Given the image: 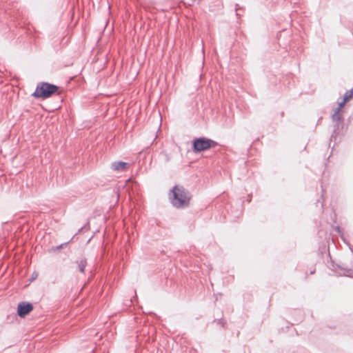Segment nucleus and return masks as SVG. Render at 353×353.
I'll return each mask as SVG.
<instances>
[{
	"mask_svg": "<svg viewBox=\"0 0 353 353\" xmlns=\"http://www.w3.org/2000/svg\"><path fill=\"white\" fill-rule=\"evenodd\" d=\"M192 194L182 185H174L169 193L171 204L176 208H185L190 205Z\"/></svg>",
	"mask_w": 353,
	"mask_h": 353,
	"instance_id": "f257e3e1",
	"label": "nucleus"
},
{
	"mask_svg": "<svg viewBox=\"0 0 353 353\" xmlns=\"http://www.w3.org/2000/svg\"><path fill=\"white\" fill-rule=\"evenodd\" d=\"M62 91L54 84L46 81L39 82L32 96L36 99H46L54 94L61 95Z\"/></svg>",
	"mask_w": 353,
	"mask_h": 353,
	"instance_id": "f03ea898",
	"label": "nucleus"
},
{
	"mask_svg": "<svg viewBox=\"0 0 353 353\" xmlns=\"http://www.w3.org/2000/svg\"><path fill=\"white\" fill-rule=\"evenodd\" d=\"M218 145L215 141L204 137L195 138L192 141V149L194 152L198 153L207 150Z\"/></svg>",
	"mask_w": 353,
	"mask_h": 353,
	"instance_id": "7ed1b4c3",
	"label": "nucleus"
},
{
	"mask_svg": "<svg viewBox=\"0 0 353 353\" xmlns=\"http://www.w3.org/2000/svg\"><path fill=\"white\" fill-rule=\"evenodd\" d=\"M338 268L345 271V276L353 277V255L347 259L346 261L343 262L341 265H337Z\"/></svg>",
	"mask_w": 353,
	"mask_h": 353,
	"instance_id": "20e7f679",
	"label": "nucleus"
},
{
	"mask_svg": "<svg viewBox=\"0 0 353 353\" xmlns=\"http://www.w3.org/2000/svg\"><path fill=\"white\" fill-rule=\"evenodd\" d=\"M33 310V305L28 302H20L17 305V314L19 316L23 318L28 315Z\"/></svg>",
	"mask_w": 353,
	"mask_h": 353,
	"instance_id": "39448f33",
	"label": "nucleus"
},
{
	"mask_svg": "<svg viewBox=\"0 0 353 353\" xmlns=\"http://www.w3.org/2000/svg\"><path fill=\"white\" fill-rule=\"evenodd\" d=\"M332 119L333 121L336 122V123L334 125V130L331 136L332 138L334 137H336V134H338L337 131L339 128V122L343 123L342 114L340 112V111L335 110L334 114L332 115Z\"/></svg>",
	"mask_w": 353,
	"mask_h": 353,
	"instance_id": "423d86ee",
	"label": "nucleus"
},
{
	"mask_svg": "<svg viewBox=\"0 0 353 353\" xmlns=\"http://www.w3.org/2000/svg\"><path fill=\"white\" fill-rule=\"evenodd\" d=\"M128 163L124 161H114L111 164V168L115 171H123L127 168Z\"/></svg>",
	"mask_w": 353,
	"mask_h": 353,
	"instance_id": "0eeeda50",
	"label": "nucleus"
},
{
	"mask_svg": "<svg viewBox=\"0 0 353 353\" xmlns=\"http://www.w3.org/2000/svg\"><path fill=\"white\" fill-rule=\"evenodd\" d=\"M76 263L77 264L79 271L82 274H85V268L87 266V259L85 257H82L77 260Z\"/></svg>",
	"mask_w": 353,
	"mask_h": 353,
	"instance_id": "6e6552de",
	"label": "nucleus"
},
{
	"mask_svg": "<svg viewBox=\"0 0 353 353\" xmlns=\"http://www.w3.org/2000/svg\"><path fill=\"white\" fill-rule=\"evenodd\" d=\"M353 97V88L350 90H347L345 92L344 95H343V101H345V102L348 101L350 99H351Z\"/></svg>",
	"mask_w": 353,
	"mask_h": 353,
	"instance_id": "1a4fd4ad",
	"label": "nucleus"
},
{
	"mask_svg": "<svg viewBox=\"0 0 353 353\" xmlns=\"http://www.w3.org/2000/svg\"><path fill=\"white\" fill-rule=\"evenodd\" d=\"M71 241V240H70L69 241L66 242V243H61L58 246H56V247H52L50 250L52 251H57V250H60L61 248H62L63 246L68 245L70 242Z\"/></svg>",
	"mask_w": 353,
	"mask_h": 353,
	"instance_id": "9d476101",
	"label": "nucleus"
},
{
	"mask_svg": "<svg viewBox=\"0 0 353 353\" xmlns=\"http://www.w3.org/2000/svg\"><path fill=\"white\" fill-rule=\"evenodd\" d=\"M346 103V102L345 101H342L341 102H340L339 103V105L338 107L336 108V110H338V111H340L341 109L345 105V104Z\"/></svg>",
	"mask_w": 353,
	"mask_h": 353,
	"instance_id": "9b49d317",
	"label": "nucleus"
},
{
	"mask_svg": "<svg viewBox=\"0 0 353 353\" xmlns=\"http://www.w3.org/2000/svg\"><path fill=\"white\" fill-rule=\"evenodd\" d=\"M334 230L335 231H336L340 235H342L343 234V231H342V229L341 228L340 226L339 225H336L335 228H334Z\"/></svg>",
	"mask_w": 353,
	"mask_h": 353,
	"instance_id": "f8f14e48",
	"label": "nucleus"
},
{
	"mask_svg": "<svg viewBox=\"0 0 353 353\" xmlns=\"http://www.w3.org/2000/svg\"><path fill=\"white\" fill-rule=\"evenodd\" d=\"M162 154L164 156L165 161H170V157L166 152H163Z\"/></svg>",
	"mask_w": 353,
	"mask_h": 353,
	"instance_id": "ddd939ff",
	"label": "nucleus"
},
{
	"mask_svg": "<svg viewBox=\"0 0 353 353\" xmlns=\"http://www.w3.org/2000/svg\"><path fill=\"white\" fill-rule=\"evenodd\" d=\"M217 322H218V323H219V325H222V326H223V325H224V324H225V322H224V321H223L222 319H218V320H217Z\"/></svg>",
	"mask_w": 353,
	"mask_h": 353,
	"instance_id": "4468645a",
	"label": "nucleus"
},
{
	"mask_svg": "<svg viewBox=\"0 0 353 353\" xmlns=\"http://www.w3.org/2000/svg\"><path fill=\"white\" fill-rule=\"evenodd\" d=\"M239 4H236L235 10H236V15L237 17H239V14L237 12V11H238V10H239Z\"/></svg>",
	"mask_w": 353,
	"mask_h": 353,
	"instance_id": "2eb2a0df",
	"label": "nucleus"
},
{
	"mask_svg": "<svg viewBox=\"0 0 353 353\" xmlns=\"http://www.w3.org/2000/svg\"><path fill=\"white\" fill-rule=\"evenodd\" d=\"M85 228V225L81 227V228H79V230H78V232H81Z\"/></svg>",
	"mask_w": 353,
	"mask_h": 353,
	"instance_id": "dca6fc26",
	"label": "nucleus"
},
{
	"mask_svg": "<svg viewBox=\"0 0 353 353\" xmlns=\"http://www.w3.org/2000/svg\"><path fill=\"white\" fill-rule=\"evenodd\" d=\"M321 205L323 207V201L321 203Z\"/></svg>",
	"mask_w": 353,
	"mask_h": 353,
	"instance_id": "f3484780",
	"label": "nucleus"
}]
</instances>
